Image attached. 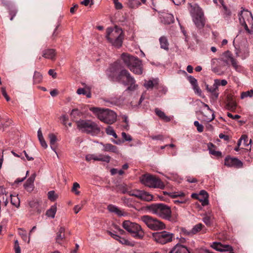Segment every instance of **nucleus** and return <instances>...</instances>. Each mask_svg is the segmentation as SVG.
Returning <instances> with one entry per match:
<instances>
[{
    "label": "nucleus",
    "mask_w": 253,
    "mask_h": 253,
    "mask_svg": "<svg viewBox=\"0 0 253 253\" xmlns=\"http://www.w3.org/2000/svg\"><path fill=\"white\" fill-rule=\"evenodd\" d=\"M121 58L126 66L134 74L141 75L143 73L142 61L137 57L132 56L127 53H123Z\"/></svg>",
    "instance_id": "obj_1"
},
{
    "label": "nucleus",
    "mask_w": 253,
    "mask_h": 253,
    "mask_svg": "<svg viewBox=\"0 0 253 253\" xmlns=\"http://www.w3.org/2000/svg\"><path fill=\"white\" fill-rule=\"evenodd\" d=\"M147 210L153 214L170 221L174 219L171 216V211L170 207L163 203L153 204L147 206Z\"/></svg>",
    "instance_id": "obj_2"
},
{
    "label": "nucleus",
    "mask_w": 253,
    "mask_h": 253,
    "mask_svg": "<svg viewBox=\"0 0 253 253\" xmlns=\"http://www.w3.org/2000/svg\"><path fill=\"white\" fill-rule=\"evenodd\" d=\"M89 110L96 115L98 119L106 124L111 125L117 120V114L109 109L91 107Z\"/></svg>",
    "instance_id": "obj_3"
},
{
    "label": "nucleus",
    "mask_w": 253,
    "mask_h": 253,
    "mask_svg": "<svg viewBox=\"0 0 253 253\" xmlns=\"http://www.w3.org/2000/svg\"><path fill=\"white\" fill-rule=\"evenodd\" d=\"M115 81L124 85H128L126 91H134L138 87V85L135 84V79L126 69H122L119 72Z\"/></svg>",
    "instance_id": "obj_4"
},
{
    "label": "nucleus",
    "mask_w": 253,
    "mask_h": 253,
    "mask_svg": "<svg viewBox=\"0 0 253 253\" xmlns=\"http://www.w3.org/2000/svg\"><path fill=\"white\" fill-rule=\"evenodd\" d=\"M124 35L121 28L115 27L107 29L106 38L112 45L117 48L122 46Z\"/></svg>",
    "instance_id": "obj_5"
},
{
    "label": "nucleus",
    "mask_w": 253,
    "mask_h": 253,
    "mask_svg": "<svg viewBox=\"0 0 253 253\" xmlns=\"http://www.w3.org/2000/svg\"><path fill=\"white\" fill-rule=\"evenodd\" d=\"M76 124L77 128L86 133L97 135L100 132V127L95 123L90 120H80Z\"/></svg>",
    "instance_id": "obj_6"
},
{
    "label": "nucleus",
    "mask_w": 253,
    "mask_h": 253,
    "mask_svg": "<svg viewBox=\"0 0 253 253\" xmlns=\"http://www.w3.org/2000/svg\"><path fill=\"white\" fill-rule=\"evenodd\" d=\"M140 180L143 185L150 188L164 189L165 187L164 182L159 177L152 174H144Z\"/></svg>",
    "instance_id": "obj_7"
},
{
    "label": "nucleus",
    "mask_w": 253,
    "mask_h": 253,
    "mask_svg": "<svg viewBox=\"0 0 253 253\" xmlns=\"http://www.w3.org/2000/svg\"><path fill=\"white\" fill-rule=\"evenodd\" d=\"M123 228L129 232L135 239H142L144 232L140 225L129 220H125L122 223Z\"/></svg>",
    "instance_id": "obj_8"
},
{
    "label": "nucleus",
    "mask_w": 253,
    "mask_h": 253,
    "mask_svg": "<svg viewBox=\"0 0 253 253\" xmlns=\"http://www.w3.org/2000/svg\"><path fill=\"white\" fill-rule=\"evenodd\" d=\"M189 10L193 15V21L196 27L199 29L203 28L205 25V19L204 13L200 7L196 4L192 5L188 3Z\"/></svg>",
    "instance_id": "obj_9"
},
{
    "label": "nucleus",
    "mask_w": 253,
    "mask_h": 253,
    "mask_svg": "<svg viewBox=\"0 0 253 253\" xmlns=\"http://www.w3.org/2000/svg\"><path fill=\"white\" fill-rule=\"evenodd\" d=\"M141 219L151 230H160L166 228L165 224L156 218L149 215H143L141 217Z\"/></svg>",
    "instance_id": "obj_10"
},
{
    "label": "nucleus",
    "mask_w": 253,
    "mask_h": 253,
    "mask_svg": "<svg viewBox=\"0 0 253 253\" xmlns=\"http://www.w3.org/2000/svg\"><path fill=\"white\" fill-rule=\"evenodd\" d=\"M152 238L157 243L165 245L172 241L174 234L164 230L152 233Z\"/></svg>",
    "instance_id": "obj_11"
},
{
    "label": "nucleus",
    "mask_w": 253,
    "mask_h": 253,
    "mask_svg": "<svg viewBox=\"0 0 253 253\" xmlns=\"http://www.w3.org/2000/svg\"><path fill=\"white\" fill-rule=\"evenodd\" d=\"M251 19L252 21H253V17L252 13L247 10L243 9L241 10L239 14V20L240 24L244 26L245 30L248 33H251V31L248 28L246 23V20L249 21Z\"/></svg>",
    "instance_id": "obj_12"
},
{
    "label": "nucleus",
    "mask_w": 253,
    "mask_h": 253,
    "mask_svg": "<svg viewBox=\"0 0 253 253\" xmlns=\"http://www.w3.org/2000/svg\"><path fill=\"white\" fill-rule=\"evenodd\" d=\"M121 69V65L118 62H115L111 64L107 70V74L110 78L113 81H116V78L117 77V73Z\"/></svg>",
    "instance_id": "obj_13"
},
{
    "label": "nucleus",
    "mask_w": 253,
    "mask_h": 253,
    "mask_svg": "<svg viewBox=\"0 0 253 253\" xmlns=\"http://www.w3.org/2000/svg\"><path fill=\"white\" fill-rule=\"evenodd\" d=\"M129 195L145 201H150L152 200L153 198L151 194L142 190H136L133 191L132 193L129 192Z\"/></svg>",
    "instance_id": "obj_14"
},
{
    "label": "nucleus",
    "mask_w": 253,
    "mask_h": 253,
    "mask_svg": "<svg viewBox=\"0 0 253 253\" xmlns=\"http://www.w3.org/2000/svg\"><path fill=\"white\" fill-rule=\"evenodd\" d=\"M224 164L228 167H234L235 168L239 169L243 167V163L236 158H232L227 156L224 160Z\"/></svg>",
    "instance_id": "obj_15"
},
{
    "label": "nucleus",
    "mask_w": 253,
    "mask_h": 253,
    "mask_svg": "<svg viewBox=\"0 0 253 253\" xmlns=\"http://www.w3.org/2000/svg\"><path fill=\"white\" fill-rule=\"evenodd\" d=\"M226 101V109L231 111H234L236 109L237 103L234 96L232 94H228Z\"/></svg>",
    "instance_id": "obj_16"
},
{
    "label": "nucleus",
    "mask_w": 253,
    "mask_h": 253,
    "mask_svg": "<svg viewBox=\"0 0 253 253\" xmlns=\"http://www.w3.org/2000/svg\"><path fill=\"white\" fill-rule=\"evenodd\" d=\"M36 177V174L33 173L31 176L27 180L24 184L25 189L29 192H31L34 189V182Z\"/></svg>",
    "instance_id": "obj_17"
},
{
    "label": "nucleus",
    "mask_w": 253,
    "mask_h": 253,
    "mask_svg": "<svg viewBox=\"0 0 253 253\" xmlns=\"http://www.w3.org/2000/svg\"><path fill=\"white\" fill-rule=\"evenodd\" d=\"M169 253H190L187 248L180 243L176 244Z\"/></svg>",
    "instance_id": "obj_18"
},
{
    "label": "nucleus",
    "mask_w": 253,
    "mask_h": 253,
    "mask_svg": "<svg viewBox=\"0 0 253 253\" xmlns=\"http://www.w3.org/2000/svg\"><path fill=\"white\" fill-rule=\"evenodd\" d=\"M211 247L217 251L220 252L230 251L232 250L231 246L229 245H223L220 243L213 242Z\"/></svg>",
    "instance_id": "obj_19"
},
{
    "label": "nucleus",
    "mask_w": 253,
    "mask_h": 253,
    "mask_svg": "<svg viewBox=\"0 0 253 253\" xmlns=\"http://www.w3.org/2000/svg\"><path fill=\"white\" fill-rule=\"evenodd\" d=\"M48 138L49 140L50 146L51 149L57 153L56 149L57 148V142L58 139L56 135L54 133H50L48 135Z\"/></svg>",
    "instance_id": "obj_20"
},
{
    "label": "nucleus",
    "mask_w": 253,
    "mask_h": 253,
    "mask_svg": "<svg viewBox=\"0 0 253 253\" xmlns=\"http://www.w3.org/2000/svg\"><path fill=\"white\" fill-rule=\"evenodd\" d=\"M56 52L54 49H46L42 51V57L45 58L55 60Z\"/></svg>",
    "instance_id": "obj_21"
},
{
    "label": "nucleus",
    "mask_w": 253,
    "mask_h": 253,
    "mask_svg": "<svg viewBox=\"0 0 253 253\" xmlns=\"http://www.w3.org/2000/svg\"><path fill=\"white\" fill-rule=\"evenodd\" d=\"M206 89L208 92L211 93L212 98L216 99L218 98L219 95L218 87L214 82L213 84L211 86L207 85Z\"/></svg>",
    "instance_id": "obj_22"
},
{
    "label": "nucleus",
    "mask_w": 253,
    "mask_h": 253,
    "mask_svg": "<svg viewBox=\"0 0 253 253\" xmlns=\"http://www.w3.org/2000/svg\"><path fill=\"white\" fill-rule=\"evenodd\" d=\"M199 201L201 203V205L203 206H207L209 204V195L207 191L202 190L199 193Z\"/></svg>",
    "instance_id": "obj_23"
},
{
    "label": "nucleus",
    "mask_w": 253,
    "mask_h": 253,
    "mask_svg": "<svg viewBox=\"0 0 253 253\" xmlns=\"http://www.w3.org/2000/svg\"><path fill=\"white\" fill-rule=\"evenodd\" d=\"M107 210L111 212L115 213L119 216H125L126 213L121 210L118 207L113 205H109L107 206Z\"/></svg>",
    "instance_id": "obj_24"
},
{
    "label": "nucleus",
    "mask_w": 253,
    "mask_h": 253,
    "mask_svg": "<svg viewBox=\"0 0 253 253\" xmlns=\"http://www.w3.org/2000/svg\"><path fill=\"white\" fill-rule=\"evenodd\" d=\"M103 149V151L104 152H111L114 153L118 154H119V150L117 146L113 145L110 143L102 144Z\"/></svg>",
    "instance_id": "obj_25"
},
{
    "label": "nucleus",
    "mask_w": 253,
    "mask_h": 253,
    "mask_svg": "<svg viewBox=\"0 0 253 253\" xmlns=\"http://www.w3.org/2000/svg\"><path fill=\"white\" fill-rule=\"evenodd\" d=\"M155 112L156 114L163 121L166 122H169L170 121V118L167 116L163 111H161L159 108H155Z\"/></svg>",
    "instance_id": "obj_26"
},
{
    "label": "nucleus",
    "mask_w": 253,
    "mask_h": 253,
    "mask_svg": "<svg viewBox=\"0 0 253 253\" xmlns=\"http://www.w3.org/2000/svg\"><path fill=\"white\" fill-rule=\"evenodd\" d=\"M65 228L63 227H60L59 229L56 237V242L61 244L65 238Z\"/></svg>",
    "instance_id": "obj_27"
},
{
    "label": "nucleus",
    "mask_w": 253,
    "mask_h": 253,
    "mask_svg": "<svg viewBox=\"0 0 253 253\" xmlns=\"http://www.w3.org/2000/svg\"><path fill=\"white\" fill-rule=\"evenodd\" d=\"M30 207L32 208L34 211L40 213L41 211L40 208V203L38 201L33 200L29 202Z\"/></svg>",
    "instance_id": "obj_28"
},
{
    "label": "nucleus",
    "mask_w": 253,
    "mask_h": 253,
    "mask_svg": "<svg viewBox=\"0 0 253 253\" xmlns=\"http://www.w3.org/2000/svg\"><path fill=\"white\" fill-rule=\"evenodd\" d=\"M38 137L39 140L40 142L41 146L44 149L47 147V144L44 140V138L42 135V132L41 128H39L38 131Z\"/></svg>",
    "instance_id": "obj_29"
},
{
    "label": "nucleus",
    "mask_w": 253,
    "mask_h": 253,
    "mask_svg": "<svg viewBox=\"0 0 253 253\" xmlns=\"http://www.w3.org/2000/svg\"><path fill=\"white\" fill-rule=\"evenodd\" d=\"M161 47L165 50L169 49V42L167 39L165 37H161L159 39Z\"/></svg>",
    "instance_id": "obj_30"
},
{
    "label": "nucleus",
    "mask_w": 253,
    "mask_h": 253,
    "mask_svg": "<svg viewBox=\"0 0 253 253\" xmlns=\"http://www.w3.org/2000/svg\"><path fill=\"white\" fill-rule=\"evenodd\" d=\"M199 102H200V103L203 106L206 107L207 108V109L210 111L211 113V117H209V118H208V117L206 116V120H207V122H211V121H212L214 118H215V116H214V111L211 110L210 107L208 105H207V104L205 103L204 102L201 101H199Z\"/></svg>",
    "instance_id": "obj_31"
},
{
    "label": "nucleus",
    "mask_w": 253,
    "mask_h": 253,
    "mask_svg": "<svg viewBox=\"0 0 253 253\" xmlns=\"http://www.w3.org/2000/svg\"><path fill=\"white\" fill-rule=\"evenodd\" d=\"M141 3L138 0H128L127 2V5L130 8H136Z\"/></svg>",
    "instance_id": "obj_32"
},
{
    "label": "nucleus",
    "mask_w": 253,
    "mask_h": 253,
    "mask_svg": "<svg viewBox=\"0 0 253 253\" xmlns=\"http://www.w3.org/2000/svg\"><path fill=\"white\" fill-rule=\"evenodd\" d=\"M57 210L56 205L52 206L49 209H48L46 212V215L48 217L54 218Z\"/></svg>",
    "instance_id": "obj_33"
},
{
    "label": "nucleus",
    "mask_w": 253,
    "mask_h": 253,
    "mask_svg": "<svg viewBox=\"0 0 253 253\" xmlns=\"http://www.w3.org/2000/svg\"><path fill=\"white\" fill-rule=\"evenodd\" d=\"M42 81V75L37 72L35 71L34 73V77H33V81L34 83L36 84H38L41 83Z\"/></svg>",
    "instance_id": "obj_34"
},
{
    "label": "nucleus",
    "mask_w": 253,
    "mask_h": 253,
    "mask_svg": "<svg viewBox=\"0 0 253 253\" xmlns=\"http://www.w3.org/2000/svg\"><path fill=\"white\" fill-rule=\"evenodd\" d=\"M222 14L225 20H229L231 16V12L229 9L226 5H224V7L222 8Z\"/></svg>",
    "instance_id": "obj_35"
},
{
    "label": "nucleus",
    "mask_w": 253,
    "mask_h": 253,
    "mask_svg": "<svg viewBox=\"0 0 253 253\" xmlns=\"http://www.w3.org/2000/svg\"><path fill=\"white\" fill-rule=\"evenodd\" d=\"M203 227H204V225L202 223H198L195 225L193 228L191 230V233L193 235H195L200 231L203 230Z\"/></svg>",
    "instance_id": "obj_36"
},
{
    "label": "nucleus",
    "mask_w": 253,
    "mask_h": 253,
    "mask_svg": "<svg viewBox=\"0 0 253 253\" xmlns=\"http://www.w3.org/2000/svg\"><path fill=\"white\" fill-rule=\"evenodd\" d=\"M97 161L104 162L109 163L111 160V157L108 155H104L103 154H99L97 156Z\"/></svg>",
    "instance_id": "obj_37"
},
{
    "label": "nucleus",
    "mask_w": 253,
    "mask_h": 253,
    "mask_svg": "<svg viewBox=\"0 0 253 253\" xmlns=\"http://www.w3.org/2000/svg\"><path fill=\"white\" fill-rule=\"evenodd\" d=\"M10 197L11 204L18 208L20 206V200L18 197L17 196H13L12 195H10Z\"/></svg>",
    "instance_id": "obj_38"
},
{
    "label": "nucleus",
    "mask_w": 253,
    "mask_h": 253,
    "mask_svg": "<svg viewBox=\"0 0 253 253\" xmlns=\"http://www.w3.org/2000/svg\"><path fill=\"white\" fill-rule=\"evenodd\" d=\"M164 195H168L172 198H175L178 197H183L185 196V194L183 192H174L169 193L167 192H164Z\"/></svg>",
    "instance_id": "obj_39"
},
{
    "label": "nucleus",
    "mask_w": 253,
    "mask_h": 253,
    "mask_svg": "<svg viewBox=\"0 0 253 253\" xmlns=\"http://www.w3.org/2000/svg\"><path fill=\"white\" fill-rule=\"evenodd\" d=\"M164 18L165 19V23L167 24H170L174 22V18L171 14H167L164 17Z\"/></svg>",
    "instance_id": "obj_40"
},
{
    "label": "nucleus",
    "mask_w": 253,
    "mask_h": 253,
    "mask_svg": "<svg viewBox=\"0 0 253 253\" xmlns=\"http://www.w3.org/2000/svg\"><path fill=\"white\" fill-rule=\"evenodd\" d=\"M121 200L123 202V203L125 205L129 208L133 207V205L131 204V200H130V199L126 198L125 197H123L122 198Z\"/></svg>",
    "instance_id": "obj_41"
},
{
    "label": "nucleus",
    "mask_w": 253,
    "mask_h": 253,
    "mask_svg": "<svg viewBox=\"0 0 253 253\" xmlns=\"http://www.w3.org/2000/svg\"><path fill=\"white\" fill-rule=\"evenodd\" d=\"M118 191L122 194H125L126 193H128L129 194V192L131 193V192H128L126 185H120L118 186Z\"/></svg>",
    "instance_id": "obj_42"
},
{
    "label": "nucleus",
    "mask_w": 253,
    "mask_h": 253,
    "mask_svg": "<svg viewBox=\"0 0 253 253\" xmlns=\"http://www.w3.org/2000/svg\"><path fill=\"white\" fill-rule=\"evenodd\" d=\"M253 96V89H251V90L243 92L241 93V98L242 99H243V98L248 97V96L252 97Z\"/></svg>",
    "instance_id": "obj_43"
},
{
    "label": "nucleus",
    "mask_w": 253,
    "mask_h": 253,
    "mask_svg": "<svg viewBox=\"0 0 253 253\" xmlns=\"http://www.w3.org/2000/svg\"><path fill=\"white\" fill-rule=\"evenodd\" d=\"M57 198L54 191H50L48 192V198L51 201H54Z\"/></svg>",
    "instance_id": "obj_44"
},
{
    "label": "nucleus",
    "mask_w": 253,
    "mask_h": 253,
    "mask_svg": "<svg viewBox=\"0 0 253 253\" xmlns=\"http://www.w3.org/2000/svg\"><path fill=\"white\" fill-rule=\"evenodd\" d=\"M245 152V159L246 161L248 162H250L251 160V159L253 158V155L251 153V149H250V151H248V150L245 149L244 150Z\"/></svg>",
    "instance_id": "obj_45"
},
{
    "label": "nucleus",
    "mask_w": 253,
    "mask_h": 253,
    "mask_svg": "<svg viewBox=\"0 0 253 253\" xmlns=\"http://www.w3.org/2000/svg\"><path fill=\"white\" fill-rule=\"evenodd\" d=\"M80 186L78 183L77 182H74L73 183V186L72 188V191L76 195H79L80 194V191H78V189L80 188Z\"/></svg>",
    "instance_id": "obj_46"
},
{
    "label": "nucleus",
    "mask_w": 253,
    "mask_h": 253,
    "mask_svg": "<svg viewBox=\"0 0 253 253\" xmlns=\"http://www.w3.org/2000/svg\"><path fill=\"white\" fill-rule=\"evenodd\" d=\"M214 83L218 87L219 85L225 86L227 84V82L226 80H220L219 79L214 80Z\"/></svg>",
    "instance_id": "obj_47"
},
{
    "label": "nucleus",
    "mask_w": 253,
    "mask_h": 253,
    "mask_svg": "<svg viewBox=\"0 0 253 253\" xmlns=\"http://www.w3.org/2000/svg\"><path fill=\"white\" fill-rule=\"evenodd\" d=\"M194 126L197 127L198 132H202L204 130V126L200 124L198 121H196L194 122Z\"/></svg>",
    "instance_id": "obj_48"
},
{
    "label": "nucleus",
    "mask_w": 253,
    "mask_h": 253,
    "mask_svg": "<svg viewBox=\"0 0 253 253\" xmlns=\"http://www.w3.org/2000/svg\"><path fill=\"white\" fill-rule=\"evenodd\" d=\"M122 136L123 139V142L125 141H131L132 139L131 136L130 135L126 134L125 132H123L122 133Z\"/></svg>",
    "instance_id": "obj_49"
},
{
    "label": "nucleus",
    "mask_w": 253,
    "mask_h": 253,
    "mask_svg": "<svg viewBox=\"0 0 253 253\" xmlns=\"http://www.w3.org/2000/svg\"><path fill=\"white\" fill-rule=\"evenodd\" d=\"M210 153L211 154L216 156L217 157H221L222 156V153L220 151H215V150H212L209 147Z\"/></svg>",
    "instance_id": "obj_50"
},
{
    "label": "nucleus",
    "mask_w": 253,
    "mask_h": 253,
    "mask_svg": "<svg viewBox=\"0 0 253 253\" xmlns=\"http://www.w3.org/2000/svg\"><path fill=\"white\" fill-rule=\"evenodd\" d=\"M230 61L231 62L232 66L236 70L239 69L240 66L238 65L237 61L235 58H231Z\"/></svg>",
    "instance_id": "obj_51"
},
{
    "label": "nucleus",
    "mask_w": 253,
    "mask_h": 253,
    "mask_svg": "<svg viewBox=\"0 0 253 253\" xmlns=\"http://www.w3.org/2000/svg\"><path fill=\"white\" fill-rule=\"evenodd\" d=\"M192 88L195 92V93L198 94L199 96H201L202 94V90L199 87L198 84L192 86Z\"/></svg>",
    "instance_id": "obj_52"
},
{
    "label": "nucleus",
    "mask_w": 253,
    "mask_h": 253,
    "mask_svg": "<svg viewBox=\"0 0 253 253\" xmlns=\"http://www.w3.org/2000/svg\"><path fill=\"white\" fill-rule=\"evenodd\" d=\"M85 160L87 161H90L92 160L94 161H96L98 160L97 159V156L94 154H88L85 156Z\"/></svg>",
    "instance_id": "obj_53"
},
{
    "label": "nucleus",
    "mask_w": 253,
    "mask_h": 253,
    "mask_svg": "<svg viewBox=\"0 0 253 253\" xmlns=\"http://www.w3.org/2000/svg\"><path fill=\"white\" fill-rule=\"evenodd\" d=\"M188 80L192 86L198 84L197 80L192 76H188Z\"/></svg>",
    "instance_id": "obj_54"
},
{
    "label": "nucleus",
    "mask_w": 253,
    "mask_h": 253,
    "mask_svg": "<svg viewBox=\"0 0 253 253\" xmlns=\"http://www.w3.org/2000/svg\"><path fill=\"white\" fill-rule=\"evenodd\" d=\"M203 221L207 226H211L212 223L211 218L209 216H206L204 217L203 219Z\"/></svg>",
    "instance_id": "obj_55"
},
{
    "label": "nucleus",
    "mask_w": 253,
    "mask_h": 253,
    "mask_svg": "<svg viewBox=\"0 0 253 253\" xmlns=\"http://www.w3.org/2000/svg\"><path fill=\"white\" fill-rule=\"evenodd\" d=\"M1 93H2V95L5 98L6 101H9L10 100V97L7 95L5 87H2L1 88Z\"/></svg>",
    "instance_id": "obj_56"
},
{
    "label": "nucleus",
    "mask_w": 253,
    "mask_h": 253,
    "mask_svg": "<svg viewBox=\"0 0 253 253\" xmlns=\"http://www.w3.org/2000/svg\"><path fill=\"white\" fill-rule=\"evenodd\" d=\"M81 3L85 6H87L89 4L90 7H91V5H93L94 2L93 0H84Z\"/></svg>",
    "instance_id": "obj_57"
},
{
    "label": "nucleus",
    "mask_w": 253,
    "mask_h": 253,
    "mask_svg": "<svg viewBox=\"0 0 253 253\" xmlns=\"http://www.w3.org/2000/svg\"><path fill=\"white\" fill-rule=\"evenodd\" d=\"M116 9H121L123 8V5L119 1V0H113Z\"/></svg>",
    "instance_id": "obj_58"
},
{
    "label": "nucleus",
    "mask_w": 253,
    "mask_h": 253,
    "mask_svg": "<svg viewBox=\"0 0 253 253\" xmlns=\"http://www.w3.org/2000/svg\"><path fill=\"white\" fill-rule=\"evenodd\" d=\"M106 132L108 135H112L115 132L113 128L111 126H108L106 128Z\"/></svg>",
    "instance_id": "obj_59"
},
{
    "label": "nucleus",
    "mask_w": 253,
    "mask_h": 253,
    "mask_svg": "<svg viewBox=\"0 0 253 253\" xmlns=\"http://www.w3.org/2000/svg\"><path fill=\"white\" fill-rule=\"evenodd\" d=\"M223 55L229 61L231 59V58H233L231 52L228 50L224 52L223 54Z\"/></svg>",
    "instance_id": "obj_60"
},
{
    "label": "nucleus",
    "mask_w": 253,
    "mask_h": 253,
    "mask_svg": "<svg viewBox=\"0 0 253 253\" xmlns=\"http://www.w3.org/2000/svg\"><path fill=\"white\" fill-rule=\"evenodd\" d=\"M144 86L146 88L148 89L153 88L154 86V84L152 81L149 80L147 82V83L145 84Z\"/></svg>",
    "instance_id": "obj_61"
},
{
    "label": "nucleus",
    "mask_w": 253,
    "mask_h": 253,
    "mask_svg": "<svg viewBox=\"0 0 253 253\" xmlns=\"http://www.w3.org/2000/svg\"><path fill=\"white\" fill-rule=\"evenodd\" d=\"M71 115L73 116L77 115L80 116L81 115V112L79 109H74L72 110Z\"/></svg>",
    "instance_id": "obj_62"
},
{
    "label": "nucleus",
    "mask_w": 253,
    "mask_h": 253,
    "mask_svg": "<svg viewBox=\"0 0 253 253\" xmlns=\"http://www.w3.org/2000/svg\"><path fill=\"white\" fill-rule=\"evenodd\" d=\"M119 242L122 244H124V245H130V242L124 238L121 237V239L119 240Z\"/></svg>",
    "instance_id": "obj_63"
},
{
    "label": "nucleus",
    "mask_w": 253,
    "mask_h": 253,
    "mask_svg": "<svg viewBox=\"0 0 253 253\" xmlns=\"http://www.w3.org/2000/svg\"><path fill=\"white\" fill-rule=\"evenodd\" d=\"M227 115L228 117H229L230 118H231L233 120H237L241 118V116L240 115H233L231 113H229V112L227 113Z\"/></svg>",
    "instance_id": "obj_64"
}]
</instances>
